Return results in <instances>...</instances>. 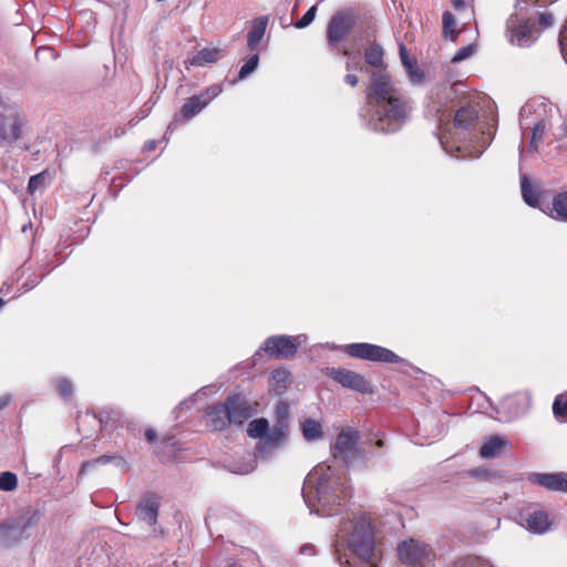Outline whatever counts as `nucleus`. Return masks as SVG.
I'll use <instances>...</instances> for the list:
<instances>
[{
  "label": "nucleus",
  "instance_id": "obj_17",
  "mask_svg": "<svg viewBox=\"0 0 567 567\" xmlns=\"http://www.w3.org/2000/svg\"><path fill=\"white\" fill-rule=\"evenodd\" d=\"M352 19L343 13L332 17L328 28V42L331 45L339 43L351 30Z\"/></svg>",
  "mask_w": 567,
  "mask_h": 567
},
{
  "label": "nucleus",
  "instance_id": "obj_21",
  "mask_svg": "<svg viewBox=\"0 0 567 567\" xmlns=\"http://www.w3.org/2000/svg\"><path fill=\"white\" fill-rule=\"evenodd\" d=\"M530 405V396L528 394H517L507 396L502 402V408L508 412L506 420H511L524 414Z\"/></svg>",
  "mask_w": 567,
  "mask_h": 567
},
{
  "label": "nucleus",
  "instance_id": "obj_36",
  "mask_svg": "<svg viewBox=\"0 0 567 567\" xmlns=\"http://www.w3.org/2000/svg\"><path fill=\"white\" fill-rule=\"evenodd\" d=\"M454 567H494L488 560L481 557L461 558L454 564Z\"/></svg>",
  "mask_w": 567,
  "mask_h": 567
},
{
  "label": "nucleus",
  "instance_id": "obj_28",
  "mask_svg": "<svg viewBox=\"0 0 567 567\" xmlns=\"http://www.w3.org/2000/svg\"><path fill=\"white\" fill-rule=\"evenodd\" d=\"M550 217L560 221H567V190L557 194L553 198Z\"/></svg>",
  "mask_w": 567,
  "mask_h": 567
},
{
  "label": "nucleus",
  "instance_id": "obj_31",
  "mask_svg": "<svg viewBox=\"0 0 567 567\" xmlns=\"http://www.w3.org/2000/svg\"><path fill=\"white\" fill-rule=\"evenodd\" d=\"M520 188L524 202L532 207H536L538 204V190L530 185L527 176L522 177Z\"/></svg>",
  "mask_w": 567,
  "mask_h": 567
},
{
  "label": "nucleus",
  "instance_id": "obj_44",
  "mask_svg": "<svg viewBox=\"0 0 567 567\" xmlns=\"http://www.w3.org/2000/svg\"><path fill=\"white\" fill-rule=\"evenodd\" d=\"M271 379L277 383L281 384V388H286L289 379V372L285 369H278L272 371Z\"/></svg>",
  "mask_w": 567,
  "mask_h": 567
},
{
  "label": "nucleus",
  "instance_id": "obj_10",
  "mask_svg": "<svg viewBox=\"0 0 567 567\" xmlns=\"http://www.w3.org/2000/svg\"><path fill=\"white\" fill-rule=\"evenodd\" d=\"M359 439L360 433L355 429H342L331 449L333 457L342 460L346 464L352 463L360 455Z\"/></svg>",
  "mask_w": 567,
  "mask_h": 567
},
{
  "label": "nucleus",
  "instance_id": "obj_8",
  "mask_svg": "<svg viewBox=\"0 0 567 567\" xmlns=\"http://www.w3.org/2000/svg\"><path fill=\"white\" fill-rule=\"evenodd\" d=\"M344 352L351 358L372 362L399 363L403 361L390 349L365 342L348 344L344 348Z\"/></svg>",
  "mask_w": 567,
  "mask_h": 567
},
{
  "label": "nucleus",
  "instance_id": "obj_5",
  "mask_svg": "<svg viewBox=\"0 0 567 567\" xmlns=\"http://www.w3.org/2000/svg\"><path fill=\"white\" fill-rule=\"evenodd\" d=\"M40 513L27 511L0 525V540L6 546L14 545L30 536V530L39 523Z\"/></svg>",
  "mask_w": 567,
  "mask_h": 567
},
{
  "label": "nucleus",
  "instance_id": "obj_53",
  "mask_svg": "<svg viewBox=\"0 0 567 567\" xmlns=\"http://www.w3.org/2000/svg\"><path fill=\"white\" fill-rule=\"evenodd\" d=\"M42 278H43V276H41V278H40V279L32 280L30 284H29V282H25V284L23 285V287L25 288V290H30V289H32L33 287L38 286V285H39V282H40V280H41Z\"/></svg>",
  "mask_w": 567,
  "mask_h": 567
},
{
  "label": "nucleus",
  "instance_id": "obj_11",
  "mask_svg": "<svg viewBox=\"0 0 567 567\" xmlns=\"http://www.w3.org/2000/svg\"><path fill=\"white\" fill-rule=\"evenodd\" d=\"M0 141H17L22 136V122L13 107L0 96Z\"/></svg>",
  "mask_w": 567,
  "mask_h": 567
},
{
  "label": "nucleus",
  "instance_id": "obj_34",
  "mask_svg": "<svg viewBox=\"0 0 567 567\" xmlns=\"http://www.w3.org/2000/svg\"><path fill=\"white\" fill-rule=\"evenodd\" d=\"M442 22H443V37L446 39H451L452 41H455L456 37H457V32L455 30L456 20L454 18V16L451 12L445 11L443 13Z\"/></svg>",
  "mask_w": 567,
  "mask_h": 567
},
{
  "label": "nucleus",
  "instance_id": "obj_41",
  "mask_svg": "<svg viewBox=\"0 0 567 567\" xmlns=\"http://www.w3.org/2000/svg\"><path fill=\"white\" fill-rule=\"evenodd\" d=\"M316 13H317V6H312L302 17L301 19H299L296 23H295V27L297 29H303L306 27H308L309 24L312 23V21L315 20L316 18Z\"/></svg>",
  "mask_w": 567,
  "mask_h": 567
},
{
  "label": "nucleus",
  "instance_id": "obj_56",
  "mask_svg": "<svg viewBox=\"0 0 567 567\" xmlns=\"http://www.w3.org/2000/svg\"><path fill=\"white\" fill-rule=\"evenodd\" d=\"M375 444H377V446L382 447L383 446V441L382 440H378Z\"/></svg>",
  "mask_w": 567,
  "mask_h": 567
},
{
  "label": "nucleus",
  "instance_id": "obj_45",
  "mask_svg": "<svg viewBox=\"0 0 567 567\" xmlns=\"http://www.w3.org/2000/svg\"><path fill=\"white\" fill-rule=\"evenodd\" d=\"M553 412L557 417L567 415V402H563L560 396H557L553 404Z\"/></svg>",
  "mask_w": 567,
  "mask_h": 567
},
{
  "label": "nucleus",
  "instance_id": "obj_3",
  "mask_svg": "<svg viewBox=\"0 0 567 567\" xmlns=\"http://www.w3.org/2000/svg\"><path fill=\"white\" fill-rule=\"evenodd\" d=\"M338 560L343 567H377L375 525L367 513L353 515L340 524L337 533Z\"/></svg>",
  "mask_w": 567,
  "mask_h": 567
},
{
  "label": "nucleus",
  "instance_id": "obj_51",
  "mask_svg": "<svg viewBox=\"0 0 567 567\" xmlns=\"http://www.w3.org/2000/svg\"><path fill=\"white\" fill-rule=\"evenodd\" d=\"M10 395L6 394L0 398V411L4 409L10 402Z\"/></svg>",
  "mask_w": 567,
  "mask_h": 567
},
{
  "label": "nucleus",
  "instance_id": "obj_33",
  "mask_svg": "<svg viewBox=\"0 0 567 567\" xmlns=\"http://www.w3.org/2000/svg\"><path fill=\"white\" fill-rule=\"evenodd\" d=\"M365 62L374 68L382 66L383 63V49L378 45L373 44L368 48L364 54Z\"/></svg>",
  "mask_w": 567,
  "mask_h": 567
},
{
  "label": "nucleus",
  "instance_id": "obj_13",
  "mask_svg": "<svg viewBox=\"0 0 567 567\" xmlns=\"http://www.w3.org/2000/svg\"><path fill=\"white\" fill-rule=\"evenodd\" d=\"M538 111L545 112V105L539 104L536 109L534 107V104L528 103L524 105L520 110V127L522 130L530 128V147L534 150L537 148V145L542 141L543 134L547 127V123L543 118L537 121L536 123H532L529 121V116Z\"/></svg>",
  "mask_w": 567,
  "mask_h": 567
},
{
  "label": "nucleus",
  "instance_id": "obj_4",
  "mask_svg": "<svg viewBox=\"0 0 567 567\" xmlns=\"http://www.w3.org/2000/svg\"><path fill=\"white\" fill-rule=\"evenodd\" d=\"M478 110L468 104L460 107L453 117V123L442 130L440 141L447 153L455 145V157H480L493 138V132L483 130L480 125Z\"/></svg>",
  "mask_w": 567,
  "mask_h": 567
},
{
  "label": "nucleus",
  "instance_id": "obj_22",
  "mask_svg": "<svg viewBox=\"0 0 567 567\" xmlns=\"http://www.w3.org/2000/svg\"><path fill=\"white\" fill-rule=\"evenodd\" d=\"M535 481L547 489L567 493V473L537 474Z\"/></svg>",
  "mask_w": 567,
  "mask_h": 567
},
{
  "label": "nucleus",
  "instance_id": "obj_50",
  "mask_svg": "<svg viewBox=\"0 0 567 567\" xmlns=\"http://www.w3.org/2000/svg\"><path fill=\"white\" fill-rule=\"evenodd\" d=\"M145 437L150 443H152L156 439V432L152 429H148L145 431Z\"/></svg>",
  "mask_w": 567,
  "mask_h": 567
},
{
  "label": "nucleus",
  "instance_id": "obj_55",
  "mask_svg": "<svg viewBox=\"0 0 567 567\" xmlns=\"http://www.w3.org/2000/svg\"><path fill=\"white\" fill-rule=\"evenodd\" d=\"M145 148L148 151H154L156 148V142L155 141H148L145 143Z\"/></svg>",
  "mask_w": 567,
  "mask_h": 567
},
{
  "label": "nucleus",
  "instance_id": "obj_46",
  "mask_svg": "<svg viewBox=\"0 0 567 567\" xmlns=\"http://www.w3.org/2000/svg\"><path fill=\"white\" fill-rule=\"evenodd\" d=\"M554 23L553 14L549 12H543L539 14V24L543 29L551 27Z\"/></svg>",
  "mask_w": 567,
  "mask_h": 567
},
{
  "label": "nucleus",
  "instance_id": "obj_54",
  "mask_svg": "<svg viewBox=\"0 0 567 567\" xmlns=\"http://www.w3.org/2000/svg\"><path fill=\"white\" fill-rule=\"evenodd\" d=\"M301 554L312 555L315 553V548L311 545H305L300 549Z\"/></svg>",
  "mask_w": 567,
  "mask_h": 567
},
{
  "label": "nucleus",
  "instance_id": "obj_58",
  "mask_svg": "<svg viewBox=\"0 0 567 567\" xmlns=\"http://www.w3.org/2000/svg\"><path fill=\"white\" fill-rule=\"evenodd\" d=\"M41 50L48 51L49 49L48 48L39 49L38 52Z\"/></svg>",
  "mask_w": 567,
  "mask_h": 567
},
{
  "label": "nucleus",
  "instance_id": "obj_39",
  "mask_svg": "<svg viewBox=\"0 0 567 567\" xmlns=\"http://www.w3.org/2000/svg\"><path fill=\"white\" fill-rule=\"evenodd\" d=\"M476 50V45L474 43L467 44L458 49L455 55L452 58V62L457 63L461 62L474 54Z\"/></svg>",
  "mask_w": 567,
  "mask_h": 567
},
{
  "label": "nucleus",
  "instance_id": "obj_2",
  "mask_svg": "<svg viewBox=\"0 0 567 567\" xmlns=\"http://www.w3.org/2000/svg\"><path fill=\"white\" fill-rule=\"evenodd\" d=\"M349 496L350 487L344 470L321 463L305 478L302 497L310 512L319 516L339 514Z\"/></svg>",
  "mask_w": 567,
  "mask_h": 567
},
{
  "label": "nucleus",
  "instance_id": "obj_43",
  "mask_svg": "<svg viewBox=\"0 0 567 567\" xmlns=\"http://www.w3.org/2000/svg\"><path fill=\"white\" fill-rule=\"evenodd\" d=\"M120 412L117 411H101L99 414V420L101 424H104L105 426L109 425L110 422H117L120 421Z\"/></svg>",
  "mask_w": 567,
  "mask_h": 567
},
{
  "label": "nucleus",
  "instance_id": "obj_29",
  "mask_svg": "<svg viewBox=\"0 0 567 567\" xmlns=\"http://www.w3.org/2000/svg\"><path fill=\"white\" fill-rule=\"evenodd\" d=\"M301 432L306 441H318L323 435L321 423L313 419H307L302 422Z\"/></svg>",
  "mask_w": 567,
  "mask_h": 567
},
{
  "label": "nucleus",
  "instance_id": "obj_15",
  "mask_svg": "<svg viewBox=\"0 0 567 567\" xmlns=\"http://www.w3.org/2000/svg\"><path fill=\"white\" fill-rule=\"evenodd\" d=\"M329 375L344 388L361 393L371 392V384L365 380L363 375L359 374L358 372L341 368H333L330 370Z\"/></svg>",
  "mask_w": 567,
  "mask_h": 567
},
{
  "label": "nucleus",
  "instance_id": "obj_20",
  "mask_svg": "<svg viewBox=\"0 0 567 567\" xmlns=\"http://www.w3.org/2000/svg\"><path fill=\"white\" fill-rule=\"evenodd\" d=\"M158 507V501L154 495L145 496L136 507V516L147 525L153 526L157 522Z\"/></svg>",
  "mask_w": 567,
  "mask_h": 567
},
{
  "label": "nucleus",
  "instance_id": "obj_9",
  "mask_svg": "<svg viewBox=\"0 0 567 567\" xmlns=\"http://www.w3.org/2000/svg\"><path fill=\"white\" fill-rule=\"evenodd\" d=\"M306 341V334L272 336L265 340L261 350L271 358H290L297 352L298 347L303 344Z\"/></svg>",
  "mask_w": 567,
  "mask_h": 567
},
{
  "label": "nucleus",
  "instance_id": "obj_16",
  "mask_svg": "<svg viewBox=\"0 0 567 567\" xmlns=\"http://www.w3.org/2000/svg\"><path fill=\"white\" fill-rule=\"evenodd\" d=\"M226 404L233 424H243L256 413L255 408L240 394L228 396Z\"/></svg>",
  "mask_w": 567,
  "mask_h": 567
},
{
  "label": "nucleus",
  "instance_id": "obj_6",
  "mask_svg": "<svg viewBox=\"0 0 567 567\" xmlns=\"http://www.w3.org/2000/svg\"><path fill=\"white\" fill-rule=\"evenodd\" d=\"M401 563L408 567H429L435 560L432 547L423 542L409 539L398 546Z\"/></svg>",
  "mask_w": 567,
  "mask_h": 567
},
{
  "label": "nucleus",
  "instance_id": "obj_52",
  "mask_svg": "<svg viewBox=\"0 0 567 567\" xmlns=\"http://www.w3.org/2000/svg\"><path fill=\"white\" fill-rule=\"evenodd\" d=\"M558 40L561 49L564 50V47L566 45V28L560 31Z\"/></svg>",
  "mask_w": 567,
  "mask_h": 567
},
{
  "label": "nucleus",
  "instance_id": "obj_7",
  "mask_svg": "<svg viewBox=\"0 0 567 567\" xmlns=\"http://www.w3.org/2000/svg\"><path fill=\"white\" fill-rule=\"evenodd\" d=\"M344 352L351 358L372 362L399 363L403 361L390 349L365 342L348 344L344 348Z\"/></svg>",
  "mask_w": 567,
  "mask_h": 567
},
{
  "label": "nucleus",
  "instance_id": "obj_12",
  "mask_svg": "<svg viewBox=\"0 0 567 567\" xmlns=\"http://www.w3.org/2000/svg\"><path fill=\"white\" fill-rule=\"evenodd\" d=\"M223 91L220 84H214L197 95L190 96L182 106L181 113L186 120H190L202 112Z\"/></svg>",
  "mask_w": 567,
  "mask_h": 567
},
{
  "label": "nucleus",
  "instance_id": "obj_37",
  "mask_svg": "<svg viewBox=\"0 0 567 567\" xmlns=\"http://www.w3.org/2000/svg\"><path fill=\"white\" fill-rule=\"evenodd\" d=\"M18 484L17 475L12 472H3L0 474V491L11 492L16 489Z\"/></svg>",
  "mask_w": 567,
  "mask_h": 567
},
{
  "label": "nucleus",
  "instance_id": "obj_25",
  "mask_svg": "<svg viewBox=\"0 0 567 567\" xmlns=\"http://www.w3.org/2000/svg\"><path fill=\"white\" fill-rule=\"evenodd\" d=\"M223 58V51L218 48H204L199 50L190 60L188 64L193 66H206L216 63Z\"/></svg>",
  "mask_w": 567,
  "mask_h": 567
},
{
  "label": "nucleus",
  "instance_id": "obj_14",
  "mask_svg": "<svg viewBox=\"0 0 567 567\" xmlns=\"http://www.w3.org/2000/svg\"><path fill=\"white\" fill-rule=\"evenodd\" d=\"M508 29L511 32V43L522 48L529 47L530 44H533L539 34V31L536 28L535 22L530 19H527L517 25H515V22L513 20H509Z\"/></svg>",
  "mask_w": 567,
  "mask_h": 567
},
{
  "label": "nucleus",
  "instance_id": "obj_59",
  "mask_svg": "<svg viewBox=\"0 0 567 567\" xmlns=\"http://www.w3.org/2000/svg\"><path fill=\"white\" fill-rule=\"evenodd\" d=\"M347 70H350V62L347 63Z\"/></svg>",
  "mask_w": 567,
  "mask_h": 567
},
{
  "label": "nucleus",
  "instance_id": "obj_49",
  "mask_svg": "<svg viewBox=\"0 0 567 567\" xmlns=\"http://www.w3.org/2000/svg\"><path fill=\"white\" fill-rule=\"evenodd\" d=\"M452 6L455 10L461 11L465 9V1L464 0H451Z\"/></svg>",
  "mask_w": 567,
  "mask_h": 567
},
{
  "label": "nucleus",
  "instance_id": "obj_35",
  "mask_svg": "<svg viewBox=\"0 0 567 567\" xmlns=\"http://www.w3.org/2000/svg\"><path fill=\"white\" fill-rule=\"evenodd\" d=\"M47 184H48V173L47 172L39 173L29 179L28 192L32 195L38 190L44 189Z\"/></svg>",
  "mask_w": 567,
  "mask_h": 567
},
{
  "label": "nucleus",
  "instance_id": "obj_24",
  "mask_svg": "<svg viewBox=\"0 0 567 567\" xmlns=\"http://www.w3.org/2000/svg\"><path fill=\"white\" fill-rule=\"evenodd\" d=\"M524 520L526 528L534 534H544L550 527L548 515L543 511L528 513Z\"/></svg>",
  "mask_w": 567,
  "mask_h": 567
},
{
  "label": "nucleus",
  "instance_id": "obj_23",
  "mask_svg": "<svg viewBox=\"0 0 567 567\" xmlns=\"http://www.w3.org/2000/svg\"><path fill=\"white\" fill-rule=\"evenodd\" d=\"M268 25V17L260 16L252 20L251 29L247 34V48L255 51L262 40Z\"/></svg>",
  "mask_w": 567,
  "mask_h": 567
},
{
  "label": "nucleus",
  "instance_id": "obj_47",
  "mask_svg": "<svg viewBox=\"0 0 567 567\" xmlns=\"http://www.w3.org/2000/svg\"><path fill=\"white\" fill-rule=\"evenodd\" d=\"M344 81L350 86H355L359 83V79L355 74H347Z\"/></svg>",
  "mask_w": 567,
  "mask_h": 567
},
{
  "label": "nucleus",
  "instance_id": "obj_30",
  "mask_svg": "<svg viewBox=\"0 0 567 567\" xmlns=\"http://www.w3.org/2000/svg\"><path fill=\"white\" fill-rule=\"evenodd\" d=\"M268 427L269 423L266 419H256L248 424L247 434L252 439L265 441L266 435L268 434Z\"/></svg>",
  "mask_w": 567,
  "mask_h": 567
},
{
  "label": "nucleus",
  "instance_id": "obj_26",
  "mask_svg": "<svg viewBox=\"0 0 567 567\" xmlns=\"http://www.w3.org/2000/svg\"><path fill=\"white\" fill-rule=\"evenodd\" d=\"M400 59L401 62L413 83H420L423 80V74L420 72L416 61L410 58L408 49L403 43L400 44Z\"/></svg>",
  "mask_w": 567,
  "mask_h": 567
},
{
  "label": "nucleus",
  "instance_id": "obj_32",
  "mask_svg": "<svg viewBox=\"0 0 567 567\" xmlns=\"http://www.w3.org/2000/svg\"><path fill=\"white\" fill-rule=\"evenodd\" d=\"M257 466L256 456L247 454L244 461H236L230 464V471L236 474H248L255 471Z\"/></svg>",
  "mask_w": 567,
  "mask_h": 567
},
{
  "label": "nucleus",
  "instance_id": "obj_1",
  "mask_svg": "<svg viewBox=\"0 0 567 567\" xmlns=\"http://www.w3.org/2000/svg\"><path fill=\"white\" fill-rule=\"evenodd\" d=\"M367 97L368 105L361 116L370 130L394 133L406 123L411 112L410 102L393 85L384 70H377L371 74Z\"/></svg>",
  "mask_w": 567,
  "mask_h": 567
},
{
  "label": "nucleus",
  "instance_id": "obj_18",
  "mask_svg": "<svg viewBox=\"0 0 567 567\" xmlns=\"http://www.w3.org/2000/svg\"><path fill=\"white\" fill-rule=\"evenodd\" d=\"M288 435V424L286 421L279 420L271 429L268 427V434L265 441L258 443V451L264 453L267 449H276L286 441Z\"/></svg>",
  "mask_w": 567,
  "mask_h": 567
},
{
  "label": "nucleus",
  "instance_id": "obj_57",
  "mask_svg": "<svg viewBox=\"0 0 567 567\" xmlns=\"http://www.w3.org/2000/svg\"><path fill=\"white\" fill-rule=\"evenodd\" d=\"M4 300L0 298V309L4 306Z\"/></svg>",
  "mask_w": 567,
  "mask_h": 567
},
{
  "label": "nucleus",
  "instance_id": "obj_42",
  "mask_svg": "<svg viewBox=\"0 0 567 567\" xmlns=\"http://www.w3.org/2000/svg\"><path fill=\"white\" fill-rule=\"evenodd\" d=\"M56 389L63 398H70L73 392L72 383L64 378H60L56 380Z\"/></svg>",
  "mask_w": 567,
  "mask_h": 567
},
{
  "label": "nucleus",
  "instance_id": "obj_19",
  "mask_svg": "<svg viewBox=\"0 0 567 567\" xmlns=\"http://www.w3.org/2000/svg\"><path fill=\"white\" fill-rule=\"evenodd\" d=\"M206 416L207 424L215 431H221L233 424L226 401L208 408Z\"/></svg>",
  "mask_w": 567,
  "mask_h": 567
},
{
  "label": "nucleus",
  "instance_id": "obj_48",
  "mask_svg": "<svg viewBox=\"0 0 567 567\" xmlns=\"http://www.w3.org/2000/svg\"><path fill=\"white\" fill-rule=\"evenodd\" d=\"M277 413L279 415V420L285 421V416L287 414V405L285 403H279L277 406Z\"/></svg>",
  "mask_w": 567,
  "mask_h": 567
},
{
  "label": "nucleus",
  "instance_id": "obj_27",
  "mask_svg": "<svg viewBox=\"0 0 567 567\" xmlns=\"http://www.w3.org/2000/svg\"><path fill=\"white\" fill-rule=\"evenodd\" d=\"M507 441L498 435L489 437L480 449L483 458H494L506 446Z\"/></svg>",
  "mask_w": 567,
  "mask_h": 567
},
{
  "label": "nucleus",
  "instance_id": "obj_38",
  "mask_svg": "<svg viewBox=\"0 0 567 567\" xmlns=\"http://www.w3.org/2000/svg\"><path fill=\"white\" fill-rule=\"evenodd\" d=\"M258 63H259V56L256 53L252 56H250L246 61V63L240 68L239 73H238V79L239 80L246 79L249 74H251L257 69Z\"/></svg>",
  "mask_w": 567,
  "mask_h": 567
},
{
  "label": "nucleus",
  "instance_id": "obj_40",
  "mask_svg": "<svg viewBox=\"0 0 567 567\" xmlns=\"http://www.w3.org/2000/svg\"><path fill=\"white\" fill-rule=\"evenodd\" d=\"M114 458L115 457H113V456L102 455V456H100L97 458H94V460H91V461H86V462H84L82 464V467H81V471H80V475L85 474L87 471H90L96 464H107V463H110Z\"/></svg>",
  "mask_w": 567,
  "mask_h": 567
}]
</instances>
